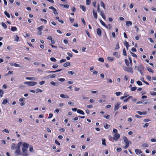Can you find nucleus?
<instances>
[{
  "mask_svg": "<svg viewBox=\"0 0 156 156\" xmlns=\"http://www.w3.org/2000/svg\"><path fill=\"white\" fill-rule=\"evenodd\" d=\"M59 5L61 7H63L64 8H68L69 7V5L68 4L66 5H63L62 4H59Z\"/></svg>",
  "mask_w": 156,
  "mask_h": 156,
  "instance_id": "nucleus-13",
  "label": "nucleus"
},
{
  "mask_svg": "<svg viewBox=\"0 0 156 156\" xmlns=\"http://www.w3.org/2000/svg\"><path fill=\"white\" fill-rule=\"evenodd\" d=\"M132 24V23L131 21H127L126 22V25L128 27L131 26Z\"/></svg>",
  "mask_w": 156,
  "mask_h": 156,
  "instance_id": "nucleus-18",
  "label": "nucleus"
},
{
  "mask_svg": "<svg viewBox=\"0 0 156 156\" xmlns=\"http://www.w3.org/2000/svg\"><path fill=\"white\" fill-rule=\"evenodd\" d=\"M4 13L5 15L8 18H10V16L9 13H8L6 11L4 12Z\"/></svg>",
  "mask_w": 156,
  "mask_h": 156,
  "instance_id": "nucleus-28",
  "label": "nucleus"
},
{
  "mask_svg": "<svg viewBox=\"0 0 156 156\" xmlns=\"http://www.w3.org/2000/svg\"><path fill=\"white\" fill-rule=\"evenodd\" d=\"M129 78V77L126 76H125L124 77V80L127 81Z\"/></svg>",
  "mask_w": 156,
  "mask_h": 156,
  "instance_id": "nucleus-60",
  "label": "nucleus"
},
{
  "mask_svg": "<svg viewBox=\"0 0 156 156\" xmlns=\"http://www.w3.org/2000/svg\"><path fill=\"white\" fill-rule=\"evenodd\" d=\"M25 79L26 80H34V77H26Z\"/></svg>",
  "mask_w": 156,
  "mask_h": 156,
  "instance_id": "nucleus-36",
  "label": "nucleus"
},
{
  "mask_svg": "<svg viewBox=\"0 0 156 156\" xmlns=\"http://www.w3.org/2000/svg\"><path fill=\"white\" fill-rule=\"evenodd\" d=\"M67 54L70 57H73V55L69 52H67Z\"/></svg>",
  "mask_w": 156,
  "mask_h": 156,
  "instance_id": "nucleus-64",
  "label": "nucleus"
},
{
  "mask_svg": "<svg viewBox=\"0 0 156 156\" xmlns=\"http://www.w3.org/2000/svg\"><path fill=\"white\" fill-rule=\"evenodd\" d=\"M123 55L125 56H126L127 54L126 53V51L125 48L123 49Z\"/></svg>",
  "mask_w": 156,
  "mask_h": 156,
  "instance_id": "nucleus-42",
  "label": "nucleus"
},
{
  "mask_svg": "<svg viewBox=\"0 0 156 156\" xmlns=\"http://www.w3.org/2000/svg\"><path fill=\"white\" fill-rule=\"evenodd\" d=\"M37 83V82L33 81L29 82V85L30 86H33L35 85Z\"/></svg>",
  "mask_w": 156,
  "mask_h": 156,
  "instance_id": "nucleus-14",
  "label": "nucleus"
},
{
  "mask_svg": "<svg viewBox=\"0 0 156 156\" xmlns=\"http://www.w3.org/2000/svg\"><path fill=\"white\" fill-rule=\"evenodd\" d=\"M122 93L120 92H118L115 93V94L117 96H119Z\"/></svg>",
  "mask_w": 156,
  "mask_h": 156,
  "instance_id": "nucleus-57",
  "label": "nucleus"
},
{
  "mask_svg": "<svg viewBox=\"0 0 156 156\" xmlns=\"http://www.w3.org/2000/svg\"><path fill=\"white\" fill-rule=\"evenodd\" d=\"M50 60L53 62H55L56 61V59L54 57H51L50 58Z\"/></svg>",
  "mask_w": 156,
  "mask_h": 156,
  "instance_id": "nucleus-38",
  "label": "nucleus"
},
{
  "mask_svg": "<svg viewBox=\"0 0 156 156\" xmlns=\"http://www.w3.org/2000/svg\"><path fill=\"white\" fill-rule=\"evenodd\" d=\"M53 13H54L55 14V15H58V13L57 12V10H56V9H55L54 10H53Z\"/></svg>",
  "mask_w": 156,
  "mask_h": 156,
  "instance_id": "nucleus-54",
  "label": "nucleus"
},
{
  "mask_svg": "<svg viewBox=\"0 0 156 156\" xmlns=\"http://www.w3.org/2000/svg\"><path fill=\"white\" fill-rule=\"evenodd\" d=\"M130 53L132 55L133 57H135L136 58H137V55L136 54H135V53H133L132 52H130Z\"/></svg>",
  "mask_w": 156,
  "mask_h": 156,
  "instance_id": "nucleus-40",
  "label": "nucleus"
},
{
  "mask_svg": "<svg viewBox=\"0 0 156 156\" xmlns=\"http://www.w3.org/2000/svg\"><path fill=\"white\" fill-rule=\"evenodd\" d=\"M66 61V59H62L60 60V63H62L63 62H65Z\"/></svg>",
  "mask_w": 156,
  "mask_h": 156,
  "instance_id": "nucleus-58",
  "label": "nucleus"
},
{
  "mask_svg": "<svg viewBox=\"0 0 156 156\" xmlns=\"http://www.w3.org/2000/svg\"><path fill=\"white\" fill-rule=\"evenodd\" d=\"M100 22L101 23V24L104 27H106V28H108V26L106 25V24L102 21V20H99Z\"/></svg>",
  "mask_w": 156,
  "mask_h": 156,
  "instance_id": "nucleus-8",
  "label": "nucleus"
},
{
  "mask_svg": "<svg viewBox=\"0 0 156 156\" xmlns=\"http://www.w3.org/2000/svg\"><path fill=\"white\" fill-rule=\"evenodd\" d=\"M22 142H20L16 146L17 149H20V146L22 145Z\"/></svg>",
  "mask_w": 156,
  "mask_h": 156,
  "instance_id": "nucleus-19",
  "label": "nucleus"
},
{
  "mask_svg": "<svg viewBox=\"0 0 156 156\" xmlns=\"http://www.w3.org/2000/svg\"><path fill=\"white\" fill-rule=\"evenodd\" d=\"M107 59L108 61L112 62L113 60L114 59V58L108 57L107 58Z\"/></svg>",
  "mask_w": 156,
  "mask_h": 156,
  "instance_id": "nucleus-31",
  "label": "nucleus"
},
{
  "mask_svg": "<svg viewBox=\"0 0 156 156\" xmlns=\"http://www.w3.org/2000/svg\"><path fill=\"white\" fill-rule=\"evenodd\" d=\"M145 100H142L141 101H139L137 102L136 103L137 104H141V103H144V104H147V101H145Z\"/></svg>",
  "mask_w": 156,
  "mask_h": 156,
  "instance_id": "nucleus-9",
  "label": "nucleus"
},
{
  "mask_svg": "<svg viewBox=\"0 0 156 156\" xmlns=\"http://www.w3.org/2000/svg\"><path fill=\"white\" fill-rule=\"evenodd\" d=\"M110 127V125H108V124H106L104 126V127L105 129H108Z\"/></svg>",
  "mask_w": 156,
  "mask_h": 156,
  "instance_id": "nucleus-45",
  "label": "nucleus"
},
{
  "mask_svg": "<svg viewBox=\"0 0 156 156\" xmlns=\"http://www.w3.org/2000/svg\"><path fill=\"white\" fill-rule=\"evenodd\" d=\"M49 76H50L49 77L50 78H53L55 77L56 75L55 74H52V75H49Z\"/></svg>",
  "mask_w": 156,
  "mask_h": 156,
  "instance_id": "nucleus-56",
  "label": "nucleus"
},
{
  "mask_svg": "<svg viewBox=\"0 0 156 156\" xmlns=\"http://www.w3.org/2000/svg\"><path fill=\"white\" fill-rule=\"evenodd\" d=\"M151 142H156V139L152 138L151 139Z\"/></svg>",
  "mask_w": 156,
  "mask_h": 156,
  "instance_id": "nucleus-59",
  "label": "nucleus"
},
{
  "mask_svg": "<svg viewBox=\"0 0 156 156\" xmlns=\"http://www.w3.org/2000/svg\"><path fill=\"white\" fill-rule=\"evenodd\" d=\"M93 13L94 15V17L95 19H97L98 18V15L97 14L96 12H95L94 10H93Z\"/></svg>",
  "mask_w": 156,
  "mask_h": 156,
  "instance_id": "nucleus-11",
  "label": "nucleus"
},
{
  "mask_svg": "<svg viewBox=\"0 0 156 156\" xmlns=\"http://www.w3.org/2000/svg\"><path fill=\"white\" fill-rule=\"evenodd\" d=\"M97 34L99 36L101 35V30L100 28H98L97 29Z\"/></svg>",
  "mask_w": 156,
  "mask_h": 156,
  "instance_id": "nucleus-12",
  "label": "nucleus"
},
{
  "mask_svg": "<svg viewBox=\"0 0 156 156\" xmlns=\"http://www.w3.org/2000/svg\"><path fill=\"white\" fill-rule=\"evenodd\" d=\"M116 151L118 152H120L122 151V149L121 148H117Z\"/></svg>",
  "mask_w": 156,
  "mask_h": 156,
  "instance_id": "nucleus-62",
  "label": "nucleus"
},
{
  "mask_svg": "<svg viewBox=\"0 0 156 156\" xmlns=\"http://www.w3.org/2000/svg\"><path fill=\"white\" fill-rule=\"evenodd\" d=\"M70 64L69 62H67L65 63L63 65V66L65 67H66L68 66H69L70 65Z\"/></svg>",
  "mask_w": 156,
  "mask_h": 156,
  "instance_id": "nucleus-30",
  "label": "nucleus"
},
{
  "mask_svg": "<svg viewBox=\"0 0 156 156\" xmlns=\"http://www.w3.org/2000/svg\"><path fill=\"white\" fill-rule=\"evenodd\" d=\"M148 126H149V123H146L143 126V127L144 128H146V127H147Z\"/></svg>",
  "mask_w": 156,
  "mask_h": 156,
  "instance_id": "nucleus-53",
  "label": "nucleus"
},
{
  "mask_svg": "<svg viewBox=\"0 0 156 156\" xmlns=\"http://www.w3.org/2000/svg\"><path fill=\"white\" fill-rule=\"evenodd\" d=\"M128 58H129V60L130 64L131 65H132V59L131 58L129 57Z\"/></svg>",
  "mask_w": 156,
  "mask_h": 156,
  "instance_id": "nucleus-52",
  "label": "nucleus"
},
{
  "mask_svg": "<svg viewBox=\"0 0 156 156\" xmlns=\"http://www.w3.org/2000/svg\"><path fill=\"white\" fill-rule=\"evenodd\" d=\"M67 73L68 74H70L72 75L74 74V72L72 71H68Z\"/></svg>",
  "mask_w": 156,
  "mask_h": 156,
  "instance_id": "nucleus-51",
  "label": "nucleus"
},
{
  "mask_svg": "<svg viewBox=\"0 0 156 156\" xmlns=\"http://www.w3.org/2000/svg\"><path fill=\"white\" fill-rule=\"evenodd\" d=\"M50 84L53 86H58V85H56V83L53 81H51L50 82Z\"/></svg>",
  "mask_w": 156,
  "mask_h": 156,
  "instance_id": "nucleus-46",
  "label": "nucleus"
},
{
  "mask_svg": "<svg viewBox=\"0 0 156 156\" xmlns=\"http://www.w3.org/2000/svg\"><path fill=\"white\" fill-rule=\"evenodd\" d=\"M11 30L12 31H15L17 30V29L15 27H13L11 28Z\"/></svg>",
  "mask_w": 156,
  "mask_h": 156,
  "instance_id": "nucleus-27",
  "label": "nucleus"
},
{
  "mask_svg": "<svg viewBox=\"0 0 156 156\" xmlns=\"http://www.w3.org/2000/svg\"><path fill=\"white\" fill-rule=\"evenodd\" d=\"M137 113L140 115H146L147 114V113L146 112H141L140 111H137Z\"/></svg>",
  "mask_w": 156,
  "mask_h": 156,
  "instance_id": "nucleus-15",
  "label": "nucleus"
},
{
  "mask_svg": "<svg viewBox=\"0 0 156 156\" xmlns=\"http://www.w3.org/2000/svg\"><path fill=\"white\" fill-rule=\"evenodd\" d=\"M29 147V144L26 143H24L22 145V151L23 152V156H27L28 154L27 153V149Z\"/></svg>",
  "mask_w": 156,
  "mask_h": 156,
  "instance_id": "nucleus-1",
  "label": "nucleus"
},
{
  "mask_svg": "<svg viewBox=\"0 0 156 156\" xmlns=\"http://www.w3.org/2000/svg\"><path fill=\"white\" fill-rule=\"evenodd\" d=\"M123 69L125 71L127 72H130L132 73H133V71L132 67H125L123 68Z\"/></svg>",
  "mask_w": 156,
  "mask_h": 156,
  "instance_id": "nucleus-2",
  "label": "nucleus"
},
{
  "mask_svg": "<svg viewBox=\"0 0 156 156\" xmlns=\"http://www.w3.org/2000/svg\"><path fill=\"white\" fill-rule=\"evenodd\" d=\"M36 90L37 92H42V90H41L38 88Z\"/></svg>",
  "mask_w": 156,
  "mask_h": 156,
  "instance_id": "nucleus-63",
  "label": "nucleus"
},
{
  "mask_svg": "<svg viewBox=\"0 0 156 156\" xmlns=\"http://www.w3.org/2000/svg\"><path fill=\"white\" fill-rule=\"evenodd\" d=\"M147 69L150 72L152 73H154V71L151 68H149L148 67H147Z\"/></svg>",
  "mask_w": 156,
  "mask_h": 156,
  "instance_id": "nucleus-29",
  "label": "nucleus"
},
{
  "mask_svg": "<svg viewBox=\"0 0 156 156\" xmlns=\"http://www.w3.org/2000/svg\"><path fill=\"white\" fill-rule=\"evenodd\" d=\"M8 102V101L6 99H4L3 100L2 103L3 105H5Z\"/></svg>",
  "mask_w": 156,
  "mask_h": 156,
  "instance_id": "nucleus-34",
  "label": "nucleus"
},
{
  "mask_svg": "<svg viewBox=\"0 0 156 156\" xmlns=\"http://www.w3.org/2000/svg\"><path fill=\"white\" fill-rule=\"evenodd\" d=\"M13 72V71H9L8 73L6 74H5V76H8L9 74H12Z\"/></svg>",
  "mask_w": 156,
  "mask_h": 156,
  "instance_id": "nucleus-47",
  "label": "nucleus"
},
{
  "mask_svg": "<svg viewBox=\"0 0 156 156\" xmlns=\"http://www.w3.org/2000/svg\"><path fill=\"white\" fill-rule=\"evenodd\" d=\"M13 66L15 67H22V66L18 64L17 63H14L13 65Z\"/></svg>",
  "mask_w": 156,
  "mask_h": 156,
  "instance_id": "nucleus-32",
  "label": "nucleus"
},
{
  "mask_svg": "<svg viewBox=\"0 0 156 156\" xmlns=\"http://www.w3.org/2000/svg\"><path fill=\"white\" fill-rule=\"evenodd\" d=\"M91 0H86V4L87 5H90L91 2Z\"/></svg>",
  "mask_w": 156,
  "mask_h": 156,
  "instance_id": "nucleus-37",
  "label": "nucleus"
},
{
  "mask_svg": "<svg viewBox=\"0 0 156 156\" xmlns=\"http://www.w3.org/2000/svg\"><path fill=\"white\" fill-rule=\"evenodd\" d=\"M137 89L136 87H133L131 89V90L132 91H135Z\"/></svg>",
  "mask_w": 156,
  "mask_h": 156,
  "instance_id": "nucleus-44",
  "label": "nucleus"
},
{
  "mask_svg": "<svg viewBox=\"0 0 156 156\" xmlns=\"http://www.w3.org/2000/svg\"><path fill=\"white\" fill-rule=\"evenodd\" d=\"M120 135L118 133H116L114 135L113 137H112L110 138L111 139H112L113 140L116 141L120 137Z\"/></svg>",
  "mask_w": 156,
  "mask_h": 156,
  "instance_id": "nucleus-3",
  "label": "nucleus"
},
{
  "mask_svg": "<svg viewBox=\"0 0 156 156\" xmlns=\"http://www.w3.org/2000/svg\"><path fill=\"white\" fill-rule=\"evenodd\" d=\"M77 113H78L80 114L83 115H84V112L83 111L80 109H77Z\"/></svg>",
  "mask_w": 156,
  "mask_h": 156,
  "instance_id": "nucleus-16",
  "label": "nucleus"
},
{
  "mask_svg": "<svg viewBox=\"0 0 156 156\" xmlns=\"http://www.w3.org/2000/svg\"><path fill=\"white\" fill-rule=\"evenodd\" d=\"M43 28L44 27L43 26H41L37 28V29L39 31H41L42 30Z\"/></svg>",
  "mask_w": 156,
  "mask_h": 156,
  "instance_id": "nucleus-41",
  "label": "nucleus"
},
{
  "mask_svg": "<svg viewBox=\"0 0 156 156\" xmlns=\"http://www.w3.org/2000/svg\"><path fill=\"white\" fill-rule=\"evenodd\" d=\"M96 1H94L93 3V5L95 8L96 7Z\"/></svg>",
  "mask_w": 156,
  "mask_h": 156,
  "instance_id": "nucleus-61",
  "label": "nucleus"
},
{
  "mask_svg": "<svg viewBox=\"0 0 156 156\" xmlns=\"http://www.w3.org/2000/svg\"><path fill=\"white\" fill-rule=\"evenodd\" d=\"M124 44L126 45L127 49H128V48L130 46L128 42L126 41L124 43Z\"/></svg>",
  "mask_w": 156,
  "mask_h": 156,
  "instance_id": "nucleus-24",
  "label": "nucleus"
},
{
  "mask_svg": "<svg viewBox=\"0 0 156 156\" xmlns=\"http://www.w3.org/2000/svg\"><path fill=\"white\" fill-rule=\"evenodd\" d=\"M119 44L118 43H117L116 46L115 48V49H119Z\"/></svg>",
  "mask_w": 156,
  "mask_h": 156,
  "instance_id": "nucleus-48",
  "label": "nucleus"
},
{
  "mask_svg": "<svg viewBox=\"0 0 156 156\" xmlns=\"http://www.w3.org/2000/svg\"><path fill=\"white\" fill-rule=\"evenodd\" d=\"M125 63L126 64V65L127 66H129V62L128 61L127 59H125Z\"/></svg>",
  "mask_w": 156,
  "mask_h": 156,
  "instance_id": "nucleus-39",
  "label": "nucleus"
},
{
  "mask_svg": "<svg viewBox=\"0 0 156 156\" xmlns=\"http://www.w3.org/2000/svg\"><path fill=\"white\" fill-rule=\"evenodd\" d=\"M100 15L102 17L104 20H105L106 19L105 16L103 11H101Z\"/></svg>",
  "mask_w": 156,
  "mask_h": 156,
  "instance_id": "nucleus-7",
  "label": "nucleus"
},
{
  "mask_svg": "<svg viewBox=\"0 0 156 156\" xmlns=\"http://www.w3.org/2000/svg\"><path fill=\"white\" fill-rule=\"evenodd\" d=\"M100 4H101V6L103 7L104 9H105V5L104 3H103V2L102 1L101 2Z\"/></svg>",
  "mask_w": 156,
  "mask_h": 156,
  "instance_id": "nucleus-35",
  "label": "nucleus"
},
{
  "mask_svg": "<svg viewBox=\"0 0 156 156\" xmlns=\"http://www.w3.org/2000/svg\"><path fill=\"white\" fill-rule=\"evenodd\" d=\"M107 82H109L110 83H112V80L111 79H107Z\"/></svg>",
  "mask_w": 156,
  "mask_h": 156,
  "instance_id": "nucleus-49",
  "label": "nucleus"
},
{
  "mask_svg": "<svg viewBox=\"0 0 156 156\" xmlns=\"http://www.w3.org/2000/svg\"><path fill=\"white\" fill-rule=\"evenodd\" d=\"M123 139L126 144H129V141L128 140L126 137L123 136ZM130 143H131L130 141Z\"/></svg>",
  "mask_w": 156,
  "mask_h": 156,
  "instance_id": "nucleus-5",
  "label": "nucleus"
},
{
  "mask_svg": "<svg viewBox=\"0 0 156 156\" xmlns=\"http://www.w3.org/2000/svg\"><path fill=\"white\" fill-rule=\"evenodd\" d=\"M142 147H148V145L147 143H144L141 145Z\"/></svg>",
  "mask_w": 156,
  "mask_h": 156,
  "instance_id": "nucleus-25",
  "label": "nucleus"
},
{
  "mask_svg": "<svg viewBox=\"0 0 156 156\" xmlns=\"http://www.w3.org/2000/svg\"><path fill=\"white\" fill-rule=\"evenodd\" d=\"M19 37L17 35H16L14 37V41L17 42L19 41Z\"/></svg>",
  "mask_w": 156,
  "mask_h": 156,
  "instance_id": "nucleus-23",
  "label": "nucleus"
},
{
  "mask_svg": "<svg viewBox=\"0 0 156 156\" xmlns=\"http://www.w3.org/2000/svg\"><path fill=\"white\" fill-rule=\"evenodd\" d=\"M103 117L104 118H105V119H109L110 118V115H104V116Z\"/></svg>",
  "mask_w": 156,
  "mask_h": 156,
  "instance_id": "nucleus-26",
  "label": "nucleus"
},
{
  "mask_svg": "<svg viewBox=\"0 0 156 156\" xmlns=\"http://www.w3.org/2000/svg\"><path fill=\"white\" fill-rule=\"evenodd\" d=\"M80 8L82 9V10L84 12H85L86 10V7L83 5H81Z\"/></svg>",
  "mask_w": 156,
  "mask_h": 156,
  "instance_id": "nucleus-22",
  "label": "nucleus"
},
{
  "mask_svg": "<svg viewBox=\"0 0 156 156\" xmlns=\"http://www.w3.org/2000/svg\"><path fill=\"white\" fill-rule=\"evenodd\" d=\"M136 67H137V70L138 71H139L140 72H141L144 69V67L142 66H135V68Z\"/></svg>",
  "mask_w": 156,
  "mask_h": 156,
  "instance_id": "nucleus-4",
  "label": "nucleus"
},
{
  "mask_svg": "<svg viewBox=\"0 0 156 156\" xmlns=\"http://www.w3.org/2000/svg\"><path fill=\"white\" fill-rule=\"evenodd\" d=\"M135 152L136 154H140L142 153V151L138 149H136L135 150Z\"/></svg>",
  "mask_w": 156,
  "mask_h": 156,
  "instance_id": "nucleus-17",
  "label": "nucleus"
},
{
  "mask_svg": "<svg viewBox=\"0 0 156 156\" xmlns=\"http://www.w3.org/2000/svg\"><path fill=\"white\" fill-rule=\"evenodd\" d=\"M11 148L12 150H14L16 149L15 147V144L14 143H12L11 146Z\"/></svg>",
  "mask_w": 156,
  "mask_h": 156,
  "instance_id": "nucleus-20",
  "label": "nucleus"
},
{
  "mask_svg": "<svg viewBox=\"0 0 156 156\" xmlns=\"http://www.w3.org/2000/svg\"><path fill=\"white\" fill-rule=\"evenodd\" d=\"M120 105V102H118L116 103L114 107V110L115 111L118 110L119 108V106Z\"/></svg>",
  "mask_w": 156,
  "mask_h": 156,
  "instance_id": "nucleus-6",
  "label": "nucleus"
},
{
  "mask_svg": "<svg viewBox=\"0 0 156 156\" xmlns=\"http://www.w3.org/2000/svg\"><path fill=\"white\" fill-rule=\"evenodd\" d=\"M137 83L139 85H141L142 84V82L140 81H137Z\"/></svg>",
  "mask_w": 156,
  "mask_h": 156,
  "instance_id": "nucleus-50",
  "label": "nucleus"
},
{
  "mask_svg": "<svg viewBox=\"0 0 156 156\" xmlns=\"http://www.w3.org/2000/svg\"><path fill=\"white\" fill-rule=\"evenodd\" d=\"M15 153L16 155H21V154L20 153V149H17L15 152Z\"/></svg>",
  "mask_w": 156,
  "mask_h": 156,
  "instance_id": "nucleus-10",
  "label": "nucleus"
},
{
  "mask_svg": "<svg viewBox=\"0 0 156 156\" xmlns=\"http://www.w3.org/2000/svg\"><path fill=\"white\" fill-rule=\"evenodd\" d=\"M117 129H113V132L114 133H117Z\"/></svg>",
  "mask_w": 156,
  "mask_h": 156,
  "instance_id": "nucleus-55",
  "label": "nucleus"
},
{
  "mask_svg": "<svg viewBox=\"0 0 156 156\" xmlns=\"http://www.w3.org/2000/svg\"><path fill=\"white\" fill-rule=\"evenodd\" d=\"M102 144L103 145H105V146H106V144L105 143L106 140L105 139H102Z\"/></svg>",
  "mask_w": 156,
  "mask_h": 156,
  "instance_id": "nucleus-21",
  "label": "nucleus"
},
{
  "mask_svg": "<svg viewBox=\"0 0 156 156\" xmlns=\"http://www.w3.org/2000/svg\"><path fill=\"white\" fill-rule=\"evenodd\" d=\"M98 61L100 62H104V59L102 58H98Z\"/></svg>",
  "mask_w": 156,
  "mask_h": 156,
  "instance_id": "nucleus-43",
  "label": "nucleus"
},
{
  "mask_svg": "<svg viewBox=\"0 0 156 156\" xmlns=\"http://www.w3.org/2000/svg\"><path fill=\"white\" fill-rule=\"evenodd\" d=\"M1 24H2V25L3 27L4 28L6 29L7 28V26L5 23H4L3 22H2V23Z\"/></svg>",
  "mask_w": 156,
  "mask_h": 156,
  "instance_id": "nucleus-33",
  "label": "nucleus"
}]
</instances>
